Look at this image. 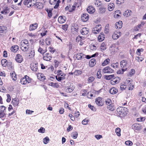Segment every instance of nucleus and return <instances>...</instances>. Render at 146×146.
Returning <instances> with one entry per match:
<instances>
[{
	"label": "nucleus",
	"instance_id": "obj_56",
	"mask_svg": "<svg viewBox=\"0 0 146 146\" xmlns=\"http://www.w3.org/2000/svg\"><path fill=\"white\" fill-rule=\"evenodd\" d=\"M143 48L138 49L137 50L136 54L137 55L140 56L141 52H143Z\"/></svg>",
	"mask_w": 146,
	"mask_h": 146
},
{
	"label": "nucleus",
	"instance_id": "obj_19",
	"mask_svg": "<svg viewBox=\"0 0 146 146\" xmlns=\"http://www.w3.org/2000/svg\"><path fill=\"white\" fill-rule=\"evenodd\" d=\"M87 11L89 13H93L95 12L94 8L92 6H89L87 9Z\"/></svg>",
	"mask_w": 146,
	"mask_h": 146
},
{
	"label": "nucleus",
	"instance_id": "obj_42",
	"mask_svg": "<svg viewBox=\"0 0 146 146\" xmlns=\"http://www.w3.org/2000/svg\"><path fill=\"white\" fill-rule=\"evenodd\" d=\"M127 70V68H121V70H119L117 72V74H122L123 72L126 70Z\"/></svg>",
	"mask_w": 146,
	"mask_h": 146
},
{
	"label": "nucleus",
	"instance_id": "obj_17",
	"mask_svg": "<svg viewBox=\"0 0 146 146\" xmlns=\"http://www.w3.org/2000/svg\"><path fill=\"white\" fill-rule=\"evenodd\" d=\"M21 46L20 47L21 49L24 51H27L29 48V45H27L25 44L21 45Z\"/></svg>",
	"mask_w": 146,
	"mask_h": 146
},
{
	"label": "nucleus",
	"instance_id": "obj_25",
	"mask_svg": "<svg viewBox=\"0 0 146 146\" xmlns=\"http://www.w3.org/2000/svg\"><path fill=\"white\" fill-rule=\"evenodd\" d=\"M104 78L107 80H110L111 79L114 78L115 76L114 74L110 75H105L104 76Z\"/></svg>",
	"mask_w": 146,
	"mask_h": 146
},
{
	"label": "nucleus",
	"instance_id": "obj_60",
	"mask_svg": "<svg viewBox=\"0 0 146 146\" xmlns=\"http://www.w3.org/2000/svg\"><path fill=\"white\" fill-rule=\"evenodd\" d=\"M78 133L77 132L75 131L73 133L72 137L74 139H76L78 136Z\"/></svg>",
	"mask_w": 146,
	"mask_h": 146
},
{
	"label": "nucleus",
	"instance_id": "obj_40",
	"mask_svg": "<svg viewBox=\"0 0 146 146\" xmlns=\"http://www.w3.org/2000/svg\"><path fill=\"white\" fill-rule=\"evenodd\" d=\"M7 28L6 27L2 26H0V33H3L6 30Z\"/></svg>",
	"mask_w": 146,
	"mask_h": 146
},
{
	"label": "nucleus",
	"instance_id": "obj_62",
	"mask_svg": "<svg viewBox=\"0 0 146 146\" xmlns=\"http://www.w3.org/2000/svg\"><path fill=\"white\" fill-rule=\"evenodd\" d=\"M127 88L129 90H132L134 88V86L132 84L130 85H127Z\"/></svg>",
	"mask_w": 146,
	"mask_h": 146
},
{
	"label": "nucleus",
	"instance_id": "obj_48",
	"mask_svg": "<svg viewBox=\"0 0 146 146\" xmlns=\"http://www.w3.org/2000/svg\"><path fill=\"white\" fill-rule=\"evenodd\" d=\"M50 140L48 137H46L43 139V142L45 144H47L49 142Z\"/></svg>",
	"mask_w": 146,
	"mask_h": 146
},
{
	"label": "nucleus",
	"instance_id": "obj_10",
	"mask_svg": "<svg viewBox=\"0 0 146 146\" xmlns=\"http://www.w3.org/2000/svg\"><path fill=\"white\" fill-rule=\"evenodd\" d=\"M102 98L98 97L96 99L95 102L98 106H102L103 105V102L102 101Z\"/></svg>",
	"mask_w": 146,
	"mask_h": 146
},
{
	"label": "nucleus",
	"instance_id": "obj_15",
	"mask_svg": "<svg viewBox=\"0 0 146 146\" xmlns=\"http://www.w3.org/2000/svg\"><path fill=\"white\" fill-rule=\"evenodd\" d=\"M37 64L33 63L31 64L30 66L31 69L33 71H36L38 69Z\"/></svg>",
	"mask_w": 146,
	"mask_h": 146
},
{
	"label": "nucleus",
	"instance_id": "obj_20",
	"mask_svg": "<svg viewBox=\"0 0 146 146\" xmlns=\"http://www.w3.org/2000/svg\"><path fill=\"white\" fill-rule=\"evenodd\" d=\"M19 47L17 45H14L12 46L11 48V50L13 52H16L18 50Z\"/></svg>",
	"mask_w": 146,
	"mask_h": 146
},
{
	"label": "nucleus",
	"instance_id": "obj_57",
	"mask_svg": "<svg viewBox=\"0 0 146 146\" xmlns=\"http://www.w3.org/2000/svg\"><path fill=\"white\" fill-rule=\"evenodd\" d=\"M112 38L114 40H116L119 38V36L116 34L114 33L112 35Z\"/></svg>",
	"mask_w": 146,
	"mask_h": 146
},
{
	"label": "nucleus",
	"instance_id": "obj_28",
	"mask_svg": "<svg viewBox=\"0 0 146 146\" xmlns=\"http://www.w3.org/2000/svg\"><path fill=\"white\" fill-rule=\"evenodd\" d=\"M100 49L103 52L106 49V44L103 42L101 44L100 46Z\"/></svg>",
	"mask_w": 146,
	"mask_h": 146
},
{
	"label": "nucleus",
	"instance_id": "obj_53",
	"mask_svg": "<svg viewBox=\"0 0 146 146\" xmlns=\"http://www.w3.org/2000/svg\"><path fill=\"white\" fill-rule=\"evenodd\" d=\"M104 37L103 36V35H102H102H99L98 36V40L99 42H102L103 40H104Z\"/></svg>",
	"mask_w": 146,
	"mask_h": 146
},
{
	"label": "nucleus",
	"instance_id": "obj_29",
	"mask_svg": "<svg viewBox=\"0 0 146 146\" xmlns=\"http://www.w3.org/2000/svg\"><path fill=\"white\" fill-rule=\"evenodd\" d=\"M27 80L26 77L25 76L24 77L22 78L21 79L20 82L22 84L25 85L27 83L26 82L27 81Z\"/></svg>",
	"mask_w": 146,
	"mask_h": 146
},
{
	"label": "nucleus",
	"instance_id": "obj_2",
	"mask_svg": "<svg viewBox=\"0 0 146 146\" xmlns=\"http://www.w3.org/2000/svg\"><path fill=\"white\" fill-rule=\"evenodd\" d=\"M120 65L121 67L122 68L127 69L128 67L127 64V61L126 60H123L120 62Z\"/></svg>",
	"mask_w": 146,
	"mask_h": 146
},
{
	"label": "nucleus",
	"instance_id": "obj_26",
	"mask_svg": "<svg viewBox=\"0 0 146 146\" xmlns=\"http://www.w3.org/2000/svg\"><path fill=\"white\" fill-rule=\"evenodd\" d=\"M49 85L53 87L58 88L59 87L60 85L56 83H53L52 82H50Z\"/></svg>",
	"mask_w": 146,
	"mask_h": 146
},
{
	"label": "nucleus",
	"instance_id": "obj_51",
	"mask_svg": "<svg viewBox=\"0 0 146 146\" xmlns=\"http://www.w3.org/2000/svg\"><path fill=\"white\" fill-rule=\"evenodd\" d=\"M109 24H107L106 25L105 27V29L104 30V33L106 34H107L109 32Z\"/></svg>",
	"mask_w": 146,
	"mask_h": 146
},
{
	"label": "nucleus",
	"instance_id": "obj_32",
	"mask_svg": "<svg viewBox=\"0 0 146 146\" xmlns=\"http://www.w3.org/2000/svg\"><path fill=\"white\" fill-rule=\"evenodd\" d=\"M101 27L100 25L98 24L96 25L95 28H94V31H96L97 32H98L100 31L101 29Z\"/></svg>",
	"mask_w": 146,
	"mask_h": 146
},
{
	"label": "nucleus",
	"instance_id": "obj_47",
	"mask_svg": "<svg viewBox=\"0 0 146 146\" xmlns=\"http://www.w3.org/2000/svg\"><path fill=\"white\" fill-rule=\"evenodd\" d=\"M106 104L108 106L112 104V102L110 99H107L105 100Z\"/></svg>",
	"mask_w": 146,
	"mask_h": 146
},
{
	"label": "nucleus",
	"instance_id": "obj_35",
	"mask_svg": "<svg viewBox=\"0 0 146 146\" xmlns=\"http://www.w3.org/2000/svg\"><path fill=\"white\" fill-rule=\"evenodd\" d=\"M114 4L113 3H110L108 5V9L109 11H111L113 9Z\"/></svg>",
	"mask_w": 146,
	"mask_h": 146
},
{
	"label": "nucleus",
	"instance_id": "obj_30",
	"mask_svg": "<svg viewBox=\"0 0 146 146\" xmlns=\"http://www.w3.org/2000/svg\"><path fill=\"white\" fill-rule=\"evenodd\" d=\"M46 11L48 13V16L50 18L51 17L52 15V10L51 9H45Z\"/></svg>",
	"mask_w": 146,
	"mask_h": 146
},
{
	"label": "nucleus",
	"instance_id": "obj_41",
	"mask_svg": "<svg viewBox=\"0 0 146 146\" xmlns=\"http://www.w3.org/2000/svg\"><path fill=\"white\" fill-rule=\"evenodd\" d=\"M115 132L117 135L119 136H120L121 135L120 132L121 129L119 128H117L115 130Z\"/></svg>",
	"mask_w": 146,
	"mask_h": 146
},
{
	"label": "nucleus",
	"instance_id": "obj_12",
	"mask_svg": "<svg viewBox=\"0 0 146 146\" xmlns=\"http://www.w3.org/2000/svg\"><path fill=\"white\" fill-rule=\"evenodd\" d=\"M81 34L83 35H87L89 32V29L87 28H83L80 31Z\"/></svg>",
	"mask_w": 146,
	"mask_h": 146
},
{
	"label": "nucleus",
	"instance_id": "obj_55",
	"mask_svg": "<svg viewBox=\"0 0 146 146\" xmlns=\"http://www.w3.org/2000/svg\"><path fill=\"white\" fill-rule=\"evenodd\" d=\"M38 51L42 54L43 55L44 54V50L41 48L40 46L38 49Z\"/></svg>",
	"mask_w": 146,
	"mask_h": 146
},
{
	"label": "nucleus",
	"instance_id": "obj_3",
	"mask_svg": "<svg viewBox=\"0 0 146 146\" xmlns=\"http://www.w3.org/2000/svg\"><path fill=\"white\" fill-rule=\"evenodd\" d=\"M103 72L105 73H111L113 72V70L110 66H108L103 69Z\"/></svg>",
	"mask_w": 146,
	"mask_h": 146
},
{
	"label": "nucleus",
	"instance_id": "obj_14",
	"mask_svg": "<svg viewBox=\"0 0 146 146\" xmlns=\"http://www.w3.org/2000/svg\"><path fill=\"white\" fill-rule=\"evenodd\" d=\"M32 0H25L23 2V4L25 5H27L28 7H30L32 5Z\"/></svg>",
	"mask_w": 146,
	"mask_h": 146
},
{
	"label": "nucleus",
	"instance_id": "obj_54",
	"mask_svg": "<svg viewBox=\"0 0 146 146\" xmlns=\"http://www.w3.org/2000/svg\"><path fill=\"white\" fill-rule=\"evenodd\" d=\"M127 85L125 84H124L121 85L120 86V89L122 90H123L126 89L127 87Z\"/></svg>",
	"mask_w": 146,
	"mask_h": 146
},
{
	"label": "nucleus",
	"instance_id": "obj_58",
	"mask_svg": "<svg viewBox=\"0 0 146 146\" xmlns=\"http://www.w3.org/2000/svg\"><path fill=\"white\" fill-rule=\"evenodd\" d=\"M70 9H69V12H72L75 10L76 7L75 6H72V7H71L70 6Z\"/></svg>",
	"mask_w": 146,
	"mask_h": 146
},
{
	"label": "nucleus",
	"instance_id": "obj_38",
	"mask_svg": "<svg viewBox=\"0 0 146 146\" xmlns=\"http://www.w3.org/2000/svg\"><path fill=\"white\" fill-rule=\"evenodd\" d=\"M94 3L95 5H96L97 7L101 6L102 5V3L99 0L95 1Z\"/></svg>",
	"mask_w": 146,
	"mask_h": 146
},
{
	"label": "nucleus",
	"instance_id": "obj_1",
	"mask_svg": "<svg viewBox=\"0 0 146 146\" xmlns=\"http://www.w3.org/2000/svg\"><path fill=\"white\" fill-rule=\"evenodd\" d=\"M127 108L120 107L117 109V116L121 117H123L126 115L127 114Z\"/></svg>",
	"mask_w": 146,
	"mask_h": 146
},
{
	"label": "nucleus",
	"instance_id": "obj_18",
	"mask_svg": "<svg viewBox=\"0 0 146 146\" xmlns=\"http://www.w3.org/2000/svg\"><path fill=\"white\" fill-rule=\"evenodd\" d=\"M37 24L36 23L31 24L30 25L29 27L30 31H32L35 30L37 28Z\"/></svg>",
	"mask_w": 146,
	"mask_h": 146
},
{
	"label": "nucleus",
	"instance_id": "obj_6",
	"mask_svg": "<svg viewBox=\"0 0 146 146\" xmlns=\"http://www.w3.org/2000/svg\"><path fill=\"white\" fill-rule=\"evenodd\" d=\"M15 59L17 62L19 63H21L23 60V59L22 55L19 54H17L15 57Z\"/></svg>",
	"mask_w": 146,
	"mask_h": 146
},
{
	"label": "nucleus",
	"instance_id": "obj_22",
	"mask_svg": "<svg viewBox=\"0 0 146 146\" xmlns=\"http://www.w3.org/2000/svg\"><path fill=\"white\" fill-rule=\"evenodd\" d=\"M117 89L115 88H111L109 90L110 93L112 94H114L117 93Z\"/></svg>",
	"mask_w": 146,
	"mask_h": 146
},
{
	"label": "nucleus",
	"instance_id": "obj_59",
	"mask_svg": "<svg viewBox=\"0 0 146 146\" xmlns=\"http://www.w3.org/2000/svg\"><path fill=\"white\" fill-rule=\"evenodd\" d=\"M68 28V25L65 24V25H62V28L65 31H66L67 30Z\"/></svg>",
	"mask_w": 146,
	"mask_h": 146
},
{
	"label": "nucleus",
	"instance_id": "obj_61",
	"mask_svg": "<svg viewBox=\"0 0 146 146\" xmlns=\"http://www.w3.org/2000/svg\"><path fill=\"white\" fill-rule=\"evenodd\" d=\"M125 144L129 146H131L133 145V143L130 141H127L125 142Z\"/></svg>",
	"mask_w": 146,
	"mask_h": 146
},
{
	"label": "nucleus",
	"instance_id": "obj_39",
	"mask_svg": "<svg viewBox=\"0 0 146 146\" xmlns=\"http://www.w3.org/2000/svg\"><path fill=\"white\" fill-rule=\"evenodd\" d=\"M72 30H74V31L77 32L79 29V26L77 25H75L74 26L72 27Z\"/></svg>",
	"mask_w": 146,
	"mask_h": 146
},
{
	"label": "nucleus",
	"instance_id": "obj_23",
	"mask_svg": "<svg viewBox=\"0 0 146 146\" xmlns=\"http://www.w3.org/2000/svg\"><path fill=\"white\" fill-rule=\"evenodd\" d=\"M122 22L120 21H119L118 22H117V23L115 24V27L117 29L119 28V29H120L122 27Z\"/></svg>",
	"mask_w": 146,
	"mask_h": 146
},
{
	"label": "nucleus",
	"instance_id": "obj_9",
	"mask_svg": "<svg viewBox=\"0 0 146 146\" xmlns=\"http://www.w3.org/2000/svg\"><path fill=\"white\" fill-rule=\"evenodd\" d=\"M89 15L87 13H84L82 16L81 19L83 22H86L89 19Z\"/></svg>",
	"mask_w": 146,
	"mask_h": 146
},
{
	"label": "nucleus",
	"instance_id": "obj_8",
	"mask_svg": "<svg viewBox=\"0 0 146 146\" xmlns=\"http://www.w3.org/2000/svg\"><path fill=\"white\" fill-rule=\"evenodd\" d=\"M66 17L65 16H61L58 17V21L60 23H63L66 21Z\"/></svg>",
	"mask_w": 146,
	"mask_h": 146
},
{
	"label": "nucleus",
	"instance_id": "obj_4",
	"mask_svg": "<svg viewBox=\"0 0 146 146\" xmlns=\"http://www.w3.org/2000/svg\"><path fill=\"white\" fill-rule=\"evenodd\" d=\"M66 88H67L66 89V92L68 93H70L73 91L74 87V86L73 84H70L69 86L66 87Z\"/></svg>",
	"mask_w": 146,
	"mask_h": 146
},
{
	"label": "nucleus",
	"instance_id": "obj_46",
	"mask_svg": "<svg viewBox=\"0 0 146 146\" xmlns=\"http://www.w3.org/2000/svg\"><path fill=\"white\" fill-rule=\"evenodd\" d=\"M56 80L59 82H60L62 80H63L65 79V77H61L58 76V77L57 76H56Z\"/></svg>",
	"mask_w": 146,
	"mask_h": 146
},
{
	"label": "nucleus",
	"instance_id": "obj_16",
	"mask_svg": "<svg viewBox=\"0 0 146 146\" xmlns=\"http://www.w3.org/2000/svg\"><path fill=\"white\" fill-rule=\"evenodd\" d=\"M96 61L95 58H92L91 59L89 62V65L91 67H93L96 64Z\"/></svg>",
	"mask_w": 146,
	"mask_h": 146
},
{
	"label": "nucleus",
	"instance_id": "obj_7",
	"mask_svg": "<svg viewBox=\"0 0 146 146\" xmlns=\"http://www.w3.org/2000/svg\"><path fill=\"white\" fill-rule=\"evenodd\" d=\"M132 128L133 129L138 131L141 129V125L139 124L135 123L132 125Z\"/></svg>",
	"mask_w": 146,
	"mask_h": 146
},
{
	"label": "nucleus",
	"instance_id": "obj_5",
	"mask_svg": "<svg viewBox=\"0 0 146 146\" xmlns=\"http://www.w3.org/2000/svg\"><path fill=\"white\" fill-rule=\"evenodd\" d=\"M52 58V56L51 54L48 53L45 54L43 57V60L47 61H50Z\"/></svg>",
	"mask_w": 146,
	"mask_h": 146
},
{
	"label": "nucleus",
	"instance_id": "obj_21",
	"mask_svg": "<svg viewBox=\"0 0 146 146\" xmlns=\"http://www.w3.org/2000/svg\"><path fill=\"white\" fill-rule=\"evenodd\" d=\"M106 8L103 5H102L99 8V12L100 13L102 14L105 13L106 11Z\"/></svg>",
	"mask_w": 146,
	"mask_h": 146
},
{
	"label": "nucleus",
	"instance_id": "obj_13",
	"mask_svg": "<svg viewBox=\"0 0 146 146\" xmlns=\"http://www.w3.org/2000/svg\"><path fill=\"white\" fill-rule=\"evenodd\" d=\"M1 109L4 108V110H1V111L0 112V118L3 117L6 115L5 113L4 112V111L5 110L6 107L3 106H1Z\"/></svg>",
	"mask_w": 146,
	"mask_h": 146
},
{
	"label": "nucleus",
	"instance_id": "obj_33",
	"mask_svg": "<svg viewBox=\"0 0 146 146\" xmlns=\"http://www.w3.org/2000/svg\"><path fill=\"white\" fill-rule=\"evenodd\" d=\"M110 59L109 58H107L105 60L102 62V66H105L108 64L110 63Z\"/></svg>",
	"mask_w": 146,
	"mask_h": 146
},
{
	"label": "nucleus",
	"instance_id": "obj_36",
	"mask_svg": "<svg viewBox=\"0 0 146 146\" xmlns=\"http://www.w3.org/2000/svg\"><path fill=\"white\" fill-rule=\"evenodd\" d=\"M129 12H131V10H126L125 12L124 13L123 15L124 16H126L127 17L130 16V14L129 13Z\"/></svg>",
	"mask_w": 146,
	"mask_h": 146
},
{
	"label": "nucleus",
	"instance_id": "obj_24",
	"mask_svg": "<svg viewBox=\"0 0 146 146\" xmlns=\"http://www.w3.org/2000/svg\"><path fill=\"white\" fill-rule=\"evenodd\" d=\"M84 54L82 53L78 54L76 55V58L78 60H80L82 58H84Z\"/></svg>",
	"mask_w": 146,
	"mask_h": 146
},
{
	"label": "nucleus",
	"instance_id": "obj_50",
	"mask_svg": "<svg viewBox=\"0 0 146 146\" xmlns=\"http://www.w3.org/2000/svg\"><path fill=\"white\" fill-rule=\"evenodd\" d=\"M89 119L86 118L84 119L82 121V123L84 125H86L88 123V122L89 121Z\"/></svg>",
	"mask_w": 146,
	"mask_h": 146
},
{
	"label": "nucleus",
	"instance_id": "obj_44",
	"mask_svg": "<svg viewBox=\"0 0 146 146\" xmlns=\"http://www.w3.org/2000/svg\"><path fill=\"white\" fill-rule=\"evenodd\" d=\"M21 45L25 44L27 45H29V43L27 39H25L24 40H23L21 41Z\"/></svg>",
	"mask_w": 146,
	"mask_h": 146
},
{
	"label": "nucleus",
	"instance_id": "obj_31",
	"mask_svg": "<svg viewBox=\"0 0 146 146\" xmlns=\"http://www.w3.org/2000/svg\"><path fill=\"white\" fill-rule=\"evenodd\" d=\"M13 104L14 106H17L19 104V101L17 100L16 98H15L13 99L12 101Z\"/></svg>",
	"mask_w": 146,
	"mask_h": 146
},
{
	"label": "nucleus",
	"instance_id": "obj_49",
	"mask_svg": "<svg viewBox=\"0 0 146 146\" xmlns=\"http://www.w3.org/2000/svg\"><path fill=\"white\" fill-rule=\"evenodd\" d=\"M95 78L93 76L89 77L88 79V83H90L94 81Z\"/></svg>",
	"mask_w": 146,
	"mask_h": 146
},
{
	"label": "nucleus",
	"instance_id": "obj_45",
	"mask_svg": "<svg viewBox=\"0 0 146 146\" xmlns=\"http://www.w3.org/2000/svg\"><path fill=\"white\" fill-rule=\"evenodd\" d=\"M82 73V71L80 70H76L74 72V74L76 76L81 74Z\"/></svg>",
	"mask_w": 146,
	"mask_h": 146
},
{
	"label": "nucleus",
	"instance_id": "obj_27",
	"mask_svg": "<svg viewBox=\"0 0 146 146\" xmlns=\"http://www.w3.org/2000/svg\"><path fill=\"white\" fill-rule=\"evenodd\" d=\"M52 40L51 38L49 37L45 39V43L47 45H49L51 44V42Z\"/></svg>",
	"mask_w": 146,
	"mask_h": 146
},
{
	"label": "nucleus",
	"instance_id": "obj_43",
	"mask_svg": "<svg viewBox=\"0 0 146 146\" xmlns=\"http://www.w3.org/2000/svg\"><path fill=\"white\" fill-rule=\"evenodd\" d=\"M107 108L111 110V111H113L114 110V108H113V104H111L108 106Z\"/></svg>",
	"mask_w": 146,
	"mask_h": 146
},
{
	"label": "nucleus",
	"instance_id": "obj_37",
	"mask_svg": "<svg viewBox=\"0 0 146 146\" xmlns=\"http://www.w3.org/2000/svg\"><path fill=\"white\" fill-rule=\"evenodd\" d=\"M144 57L143 56L139 57L137 56L135 57V59L138 62H140L142 61L144 59Z\"/></svg>",
	"mask_w": 146,
	"mask_h": 146
},
{
	"label": "nucleus",
	"instance_id": "obj_63",
	"mask_svg": "<svg viewBox=\"0 0 146 146\" xmlns=\"http://www.w3.org/2000/svg\"><path fill=\"white\" fill-rule=\"evenodd\" d=\"M89 108H90L92 111H96V109L91 104H89L88 105Z\"/></svg>",
	"mask_w": 146,
	"mask_h": 146
},
{
	"label": "nucleus",
	"instance_id": "obj_34",
	"mask_svg": "<svg viewBox=\"0 0 146 146\" xmlns=\"http://www.w3.org/2000/svg\"><path fill=\"white\" fill-rule=\"evenodd\" d=\"M7 62V60L5 59H3L1 61L2 65L3 67H6Z\"/></svg>",
	"mask_w": 146,
	"mask_h": 146
},
{
	"label": "nucleus",
	"instance_id": "obj_52",
	"mask_svg": "<svg viewBox=\"0 0 146 146\" xmlns=\"http://www.w3.org/2000/svg\"><path fill=\"white\" fill-rule=\"evenodd\" d=\"M101 71L100 69L99 70L97 73V77L98 78H100L102 76V74L101 73Z\"/></svg>",
	"mask_w": 146,
	"mask_h": 146
},
{
	"label": "nucleus",
	"instance_id": "obj_64",
	"mask_svg": "<svg viewBox=\"0 0 146 146\" xmlns=\"http://www.w3.org/2000/svg\"><path fill=\"white\" fill-rule=\"evenodd\" d=\"M49 48H50L49 51L51 53H53L55 52V49H54L53 47L51 46H50Z\"/></svg>",
	"mask_w": 146,
	"mask_h": 146
},
{
	"label": "nucleus",
	"instance_id": "obj_11",
	"mask_svg": "<svg viewBox=\"0 0 146 146\" xmlns=\"http://www.w3.org/2000/svg\"><path fill=\"white\" fill-rule=\"evenodd\" d=\"M33 5L32 6H34L35 7H36L38 9H41L43 8V4L41 3L37 2L35 3V4L33 3Z\"/></svg>",
	"mask_w": 146,
	"mask_h": 146
}]
</instances>
